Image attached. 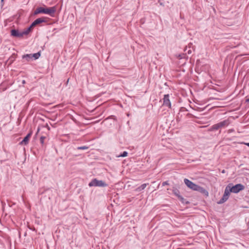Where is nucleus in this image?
<instances>
[{"instance_id":"nucleus-1","label":"nucleus","mask_w":249,"mask_h":249,"mask_svg":"<svg viewBox=\"0 0 249 249\" xmlns=\"http://www.w3.org/2000/svg\"><path fill=\"white\" fill-rule=\"evenodd\" d=\"M89 187H105L107 186V184L104 181L101 180H98L97 178H94L89 183Z\"/></svg>"},{"instance_id":"nucleus-2","label":"nucleus","mask_w":249,"mask_h":249,"mask_svg":"<svg viewBox=\"0 0 249 249\" xmlns=\"http://www.w3.org/2000/svg\"><path fill=\"white\" fill-rule=\"evenodd\" d=\"M40 8L41 10V13L48 14L51 17H53L54 14L56 11V7L55 6L46 8L40 7Z\"/></svg>"},{"instance_id":"nucleus-3","label":"nucleus","mask_w":249,"mask_h":249,"mask_svg":"<svg viewBox=\"0 0 249 249\" xmlns=\"http://www.w3.org/2000/svg\"><path fill=\"white\" fill-rule=\"evenodd\" d=\"M229 185V191H231V193H238L240 191L243 190L245 189V186L241 184H237L231 187V184Z\"/></svg>"},{"instance_id":"nucleus-4","label":"nucleus","mask_w":249,"mask_h":249,"mask_svg":"<svg viewBox=\"0 0 249 249\" xmlns=\"http://www.w3.org/2000/svg\"><path fill=\"white\" fill-rule=\"evenodd\" d=\"M184 182L185 184L186 185V186L190 189L194 191H196V190L197 189V185L195 184L188 179L185 178L184 179Z\"/></svg>"},{"instance_id":"nucleus-5","label":"nucleus","mask_w":249,"mask_h":249,"mask_svg":"<svg viewBox=\"0 0 249 249\" xmlns=\"http://www.w3.org/2000/svg\"><path fill=\"white\" fill-rule=\"evenodd\" d=\"M162 106H166L169 108H171V104L169 99V94H165L163 98Z\"/></svg>"},{"instance_id":"nucleus-6","label":"nucleus","mask_w":249,"mask_h":249,"mask_svg":"<svg viewBox=\"0 0 249 249\" xmlns=\"http://www.w3.org/2000/svg\"><path fill=\"white\" fill-rule=\"evenodd\" d=\"M32 134V132L30 131L21 141L19 143L20 145H26L29 143V139L30 138L31 135Z\"/></svg>"},{"instance_id":"nucleus-7","label":"nucleus","mask_w":249,"mask_h":249,"mask_svg":"<svg viewBox=\"0 0 249 249\" xmlns=\"http://www.w3.org/2000/svg\"><path fill=\"white\" fill-rule=\"evenodd\" d=\"M230 123L231 122L229 119H226L218 123V124L219 126V128H222L228 126L230 124Z\"/></svg>"},{"instance_id":"nucleus-8","label":"nucleus","mask_w":249,"mask_h":249,"mask_svg":"<svg viewBox=\"0 0 249 249\" xmlns=\"http://www.w3.org/2000/svg\"><path fill=\"white\" fill-rule=\"evenodd\" d=\"M11 36L17 37H21L23 36L22 32H19L18 30L16 29L11 30Z\"/></svg>"},{"instance_id":"nucleus-9","label":"nucleus","mask_w":249,"mask_h":249,"mask_svg":"<svg viewBox=\"0 0 249 249\" xmlns=\"http://www.w3.org/2000/svg\"><path fill=\"white\" fill-rule=\"evenodd\" d=\"M192 49L194 50L193 44L190 43L188 46H187L184 50V51L186 52V53H188L189 54H191L192 52Z\"/></svg>"},{"instance_id":"nucleus-10","label":"nucleus","mask_w":249,"mask_h":249,"mask_svg":"<svg viewBox=\"0 0 249 249\" xmlns=\"http://www.w3.org/2000/svg\"><path fill=\"white\" fill-rule=\"evenodd\" d=\"M196 191H197L199 192H200L204 195H206L207 196L208 195V191L205 189H204V188L202 187H200L198 185H197V189L196 190Z\"/></svg>"},{"instance_id":"nucleus-11","label":"nucleus","mask_w":249,"mask_h":249,"mask_svg":"<svg viewBox=\"0 0 249 249\" xmlns=\"http://www.w3.org/2000/svg\"><path fill=\"white\" fill-rule=\"evenodd\" d=\"M229 198V197L223 195L222 197L217 202L218 204H222L226 202Z\"/></svg>"},{"instance_id":"nucleus-12","label":"nucleus","mask_w":249,"mask_h":249,"mask_svg":"<svg viewBox=\"0 0 249 249\" xmlns=\"http://www.w3.org/2000/svg\"><path fill=\"white\" fill-rule=\"evenodd\" d=\"M229 188H230V185H228L225 188V191H224V195L225 196H226L228 197H229V196L230 195V193L231 192V191H229Z\"/></svg>"},{"instance_id":"nucleus-13","label":"nucleus","mask_w":249,"mask_h":249,"mask_svg":"<svg viewBox=\"0 0 249 249\" xmlns=\"http://www.w3.org/2000/svg\"><path fill=\"white\" fill-rule=\"evenodd\" d=\"M23 59H26L27 61H29L32 59V54H27L22 56Z\"/></svg>"},{"instance_id":"nucleus-14","label":"nucleus","mask_w":249,"mask_h":249,"mask_svg":"<svg viewBox=\"0 0 249 249\" xmlns=\"http://www.w3.org/2000/svg\"><path fill=\"white\" fill-rule=\"evenodd\" d=\"M35 21H36L37 25L46 22V20H45L44 18H38L36 19Z\"/></svg>"},{"instance_id":"nucleus-15","label":"nucleus","mask_w":249,"mask_h":249,"mask_svg":"<svg viewBox=\"0 0 249 249\" xmlns=\"http://www.w3.org/2000/svg\"><path fill=\"white\" fill-rule=\"evenodd\" d=\"M220 129L219 128V124H214L210 128V130L211 131H213V130H217L218 129Z\"/></svg>"},{"instance_id":"nucleus-16","label":"nucleus","mask_w":249,"mask_h":249,"mask_svg":"<svg viewBox=\"0 0 249 249\" xmlns=\"http://www.w3.org/2000/svg\"><path fill=\"white\" fill-rule=\"evenodd\" d=\"M31 31V30L30 29V28L28 27L22 32V36L28 35Z\"/></svg>"},{"instance_id":"nucleus-17","label":"nucleus","mask_w":249,"mask_h":249,"mask_svg":"<svg viewBox=\"0 0 249 249\" xmlns=\"http://www.w3.org/2000/svg\"><path fill=\"white\" fill-rule=\"evenodd\" d=\"M40 56V52H38L37 53H35L33 54H32V58L34 57V59H37L39 58V57Z\"/></svg>"},{"instance_id":"nucleus-18","label":"nucleus","mask_w":249,"mask_h":249,"mask_svg":"<svg viewBox=\"0 0 249 249\" xmlns=\"http://www.w3.org/2000/svg\"><path fill=\"white\" fill-rule=\"evenodd\" d=\"M173 192L175 195H176L178 197V196H180L179 195V191L177 189H175L173 190Z\"/></svg>"},{"instance_id":"nucleus-19","label":"nucleus","mask_w":249,"mask_h":249,"mask_svg":"<svg viewBox=\"0 0 249 249\" xmlns=\"http://www.w3.org/2000/svg\"><path fill=\"white\" fill-rule=\"evenodd\" d=\"M78 150H87L89 149V147L87 146H79L77 148Z\"/></svg>"},{"instance_id":"nucleus-20","label":"nucleus","mask_w":249,"mask_h":249,"mask_svg":"<svg viewBox=\"0 0 249 249\" xmlns=\"http://www.w3.org/2000/svg\"><path fill=\"white\" fill-rule=\"evenodd\" d=\"M128 153L126 151H124L123 153L118 156V157H125L127 156Z\"/></svg>"},{"instance_id":"nucleus-21","label":"nucleus","mask_w":249,"mask_h":249,"mask_svg":"<svg viewBox=\"0 0 249 249\" xmlns=\"http://www.w3.org/2000/svg\"><path fill=\"white\" fill-rule=\"evenodd\" d=\"M40 13H41V10H40V8L39 7H38L37 9H36V10L35 11L34 14L37 15Z\"/></svg>"},{"instance_id":"nucleus-22","label":"nucleus","mask_w":249,"mask_h":249,"mask_svg":"<svg viewBox=\"0 0 249 249\" xmlns=\"http://www.w3.org/2000/svg\"><path fill=\"white\" fill-rule=\"evenodd\" d=\"M40 13H41V10H40V8L39 7H38L37 9H36V10L35 11L34 14L37 15Z\"/></svg>"},{"instance_id":"nucleus-23","label":"nucleus","mask_w":249,"mask_h":249,"mask_svg":"<svg viewBox=\"0 0 249 249\" xmlns=\"http://www.w3.org/2000/svg\"><path fill=\"white\" fill-rule=\"evenodd\" d=\"M186 57H187L186 54H179L178 56L179 59L185 58Z\"/></svg>"},{"instance_id":"nucleus-24","label":"nucleus","mask_w":249,"mask_h":249,"mask_svg":"<svg viewBox=\"0 0 249 249\" xmlns=\"http://www.w3.org/2000/svg\"><path fill=\"white\" fill-rule=\"evenodd\" d=\"M45 139V137H44V136H41L40 138V143L42 144H43L44 143V139Z\"/></svg>"},{"instance_id":"nucleus-25","label":"nucleus","mask_w":249,"mask_h":249,"mask_svg":"<svg viewBox=\"0 0 249 249\" xmlns=\"http://www.w3.org/2000/svg\"><path fill=\"white\" fill-rule=\"evenodd\" d=\"M178 198L182 202V203H184L185 202V199L181 196H178Z\"/></svg>"},{"instance_id":"nucleus-26","label":"nucleus","mask_w":249,"mask_h":249,"mask_svg":"<svg viewBox=\"0 0 249 249\" xmlns=\"http://www.w3.org/2000/svg\"><path fill=\"white\" fill-rule=\"evenodd\" d=\"M146 186V184H143L141 185V189H144Z\"/></svg>"},{"instance_id":"nucleus-27","label":"nucleus","mask_w":249,"mask_h":249,"mask_svg":"<svg viewBox=\"0 0 249 249\" xmlns=\"http://www.w3.org/2000/svg\"><path fill=\"white\" fill-rule=\"evenodd\" d=\"M162 186H165L166 185H169V183H168V181H164V182H162Z\"/></svg>"},{"instance_id":"nucleus-28","label":"nucleus","mask_w":249,"mask_h":249,"mask_svg":"<svg viewBox=\"0 0 249 249\" xmlns=\"http://www.w3.org/2000/svg\"><path fill=\"white\" fill-rule=\"evenodd\" d=\"M234 131V130L233 129H230L228 130V132L229 133H230L233 132Z\"/></svg>"},{"instance_id":"nucleus-29","label":"nucleus","mask_w":249,"mask_h":249,"mask_svg":"<svg viewBox=\"0 0 249 249\" xmlns=\"http://www.w3.org/2000/svg\"><path fill=\"white\" fill-rule=\"evenodd\" d=\"M31 24L34 27H35V26H36L37 25V24L36 23V21L35 20L32 22V23Z\"/></svg>"},{"instance_id":"nucleus-30","label":"nucleus","mask_w":249,"mask_h":249,"mask_svg":"<svg viewBox=\"0 0 249 249\" xmlns=\"http://www.w3.org/2000/svg\"><path fill=\"white\" fill-rule=\"evenodd\" d=\"M33 27H34V26H32V24H31V25L28 28H30V29H31V30H32V29H33Z\"/></svg>"},{"instance_id":"nucleus-31","label":"nucleus","mask_w":249,"mask_h":249,"mask_svg":"<svg viewBox=\"0 0 249 249\" xmlns=\"http://www.w3.org/2000/svg\"><path fill=\"white\" fill-rule=\"evenodd\" d=\"M33 27H34V26H32V24H31V25L28 28H30V29H31V30H32V29H33Z\"/></svg>"},{"instance_id":"nucleus-32","label":"nucleus","mask_w":249,"mask_h":249,"mask_svg":"<svg viewBox=\"0 0 249 249\" xmlns=\"http://www.w3.org/2000/svg\"><path fill=\"white\" fill-rule=\"evenodd\" d=\"M245 144L249 147V143H246Z\"/></svg>"},{"instance_id":"nucleus-33","label":"nucleus","mask_w":249,"mask_h":249,"mask_svg":"<svg viewBox=\"0 0 249 249\" xmlns=\"http://www.w3.org/2000/svg\"><path fill=\"white\" fill-rule=\"evenodd\" d=\"M25 83V81H24V80H23V83Z\"/></svg>"},{"instance_id":"nucleus-34","label":"nucleus","mask_w":249,"mask_h":249,"mask_svg":"<svg viewBox=\"0 0 249 249\" xmlns=\"http://www.w3.org/2000/svg\"><path fill=\"white\" fill-rule=\"evenodd\" d=\"M4 0H1V1L2 2Z\"/></svg>"}]
</instances>
